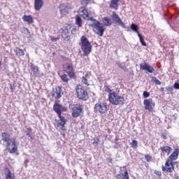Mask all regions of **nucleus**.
Returning <instances> with one entry per match:
<instances>
[{
  "mask_svg": "<svg viewBox=\"0 0 179 179\" xmlns=\"http://www.w3.org/2000/svg\"><path fill=\"white\" fill-rule=\"evenodd\" d=\"M90 20L92 22L90 27H92L94 33L97 34V36H99V37H103L104 31H106V27L104 25L93 17H90Z\"/></svg>",
  "mask_w": 179,
  "mask_h": 179,
  "instance_id": "f257e3e1",
  "label": "nucleus"
},
{
  "mask_svg": "<svg viewBox=\"0 0 179 179\" xmlns=\"http://www.w3.org/2000/svg\"><path fill=\"white\" fill-rule=\"evenodd\" d=\"M108 101L113 106H122L125 104V98L113 92L108 94Z\"/></svg>",
  "mask_w": 179,
  "mask_h": 179,
  "instance_id": "f03ea898",
  "label": "nucleus"
},
{
  "mask_svg": "<svg viewBox=\"0 0 179 179\" xmlns=\"http://www.w3.org/2000/svg\"><path fill=\"white\" fill-rule=\"evenodd\" d=\"M80 42H81V50H83V52L85 55L87 57L92 52V44L89 41V39L86 37V36H83L80 38Z\"/></svg>",
  "mask_w": 179,
  "mask_h": 179,
  "instance_id": "7ed1b4c3",
  "label": "nucleus"
},
{
  "mask_svg": "<svg viewBox=\"0 0 179 179\" xmlns=\"http://www.w3.org/2000/svg\"><path fill=\"white\" fill-rule=\"evenodd\" d=\"M175 166L176 162L166 159L165 164L162 165V171H164V173H166V174L173 176L172 174L173 173H174Z\"/></svg>",
  "mask_w": 179,
  "mask_h": 179,
  "instance_id": "20e7f679",
  "label": "nucleus"
},
{
  "mask_svg": "<svg viewBox=\"0 0 179 179\" xmlns=\"http://www.w3.org/2000/svg\"><path fill=\"white\" fill-rule=\"evenodd\" d=\"M62 67L64 72L67 73L71 79H75V78H76V74L75 73L73 64H72V63L66 62L62 65Z\"/></svg>",
  "mask_w": 179,
  "mask_h": 179,
  "instance_id": "39448f33",
  "label": "nucleus"
},
{
  "mask_svg": "<svg viewBox=\"0 0 179 179\" xmlns=\"http://www.w3.org/2000/svg\"><path fill=\"white\" fill-rule=\"evenodd\" d=\"M76 93L78 99H80V100L86 101L89 99L87 91H86V90H85V88L80 85L76 86Z\"/></svg>",
  "mask_w": 179,
  "mask_h": 179,
  "instance_id": "423d86ee",
  "label": "nucleus"
},
{
  "mask_svg": "<svg viewBox=\"0 0 179 179\" xmlns=\"http://www.w3.org/2000/svg\"><path fill=\"white\" fill-rule=\"evenodd\" d=\"M110 106L106 102L99 101L94 106V111L99 114H106L108 111Z\"/></svg>",
  "mask_w": 179,
  "mask_h": 179,
  "instance_id": "0eeeda50",
  "label": "nucleus"
},
{
  "mask_svg": "<svg viewBox=\"0 0 179 179\" xmlns=\"http://www.w3.org/2000/svg\"><path fill=\"white\" fill-rule=\"evenodd\" d=\"M6 148L9 153H17V144L16 143V139L11 138V141L6 143Z\"/></svg>",
  "mask_w": 179,
  "mask_h": 179,
  "instance_id": "6e6552de",
  "label": "nucleus"
},
{
  "mask_svg": "<svg viewBox=\"0 0 179 179\" xmlns=\"http://www.w3.org/2000/svg\"><path fill=\"white\" fill-rule=\"evenodd\" d=\"M72 111L71 115L73 118H78V117H80V115L83 113L82 105H80V103L73 105Z\"/></svg>",
  "mask_w": 179,
  "mask_h": 179,
  "instance_id": "1a4fd4ad",
  "label": "nucleus"
},
{
  "mask_svg": "<svg viewBox=\"0 0 179 179\" xmlns=\"http://www.w3.org/2000/svg\"><path fill=\"white\" fill-rule=\"evenodd\" d=\"M53 110L57 115H59L60 114H62V113L68 111V108L56 101L53 105Z\"/></svg>",
  "mask_w": 179,
  "mask_h": 179,
  "instance_id": "9d476101",
  "label": "nucleus"
},
{
  "mask_svg": "<svg viewBox=\"0 0 179 179\" xmlns=\"http://www.w3.org/2000/svg\"><path fill=\"white\" fill-rule=\"evenodd\" d=\"M145 110H148L150 113H153L155 103L152 99H147L143 101Z\"/></svg>",
  "mask_w": 179,
  "mask_h": 179,
  "instance_id": "9b49d317",
  "label": "nucleus"
},
{
  "mask_svg": "<svg viewBox=\"0 0 179 179\" xmlns=\"http://www.w3.org/2000/svg\"><path fill=\"white\" fill-rule=\"evenodd\" d=\"M112 20L116 23L117 24H119V26H121V27H123V29H125V24L123 23L122 20L118 16L117 14H116L115 12H112Z\"/></svg>",
  "mask_w": 179,
  "mask_h": 179,
  "instance_id": "f8f14e48",
  "label": "nucleus"
},
{
  "mask_svg": "<svg viewBox=\"0 0 179 179\" xmlns=\"http://www.w3.org/2000/svg\"><path fill=\"white\" fill-rule=\"evenodd\" d=\"M121 177L122 179H129V175L128 174V170L127 169V167H125V166L120 168V173L116 176V178H117V179H121Z\"/></svg>",
  "mask_w": 179,
  "mask_h": 179,
  "instance_id": "ddd939ff",
  "label": "nucleus"
},
{
  "mask_svg": "<svg viewBox=\"0 0 179 179\" xmlns=\"http://www.w3.org/2000/svg\"><path fill=\"white\" fill-rule=\"evenodd\" d=\"M140 69H141V71H146L147 72H149V73L155 72V68L147 62L140 64Z\"/></svg>",
  "mask_w": 179,
  "mask_h": 179,
  "instance_id": "4468645a",
  "label": "nucleus"
},
{
  "mask_svg": "<svg viewBox=\"0 0 179 179\" xmlns=\"http://www.w3.org/2000/svg\"><path fill=\"white\" fill-rule=\"evenodd\" d=\"M51 94L52 97H54L56 100L61 99L62 96V88L61 87H56L52 90Z\"/></svg>",
  "mask_w": 179,
  "mask_h": 179,
  "instance_id": "2eb2a0df",
  "label": "nucleus"
},
{
  "mask_svg": "<svg viewBox=\"0 0 179 179\" xmlns=\"http://www.w3.org/2000/svg\"><path fill=\"white\" fill-rule=\"evenodd\" d=\"M61 31V36L62 38H64V41H69L71 40V35H69V29L68 27H66L65 28H62L60 29Z\"/></svg>",
  "mask_w": 179,
  "mask_h": 179,
  "instance_id": "dca6fc26",
  "label": "nucleus"
},
{
  "mask_svg": "<svg viewBox=\"0 0 179 179\" xmlns=\"http://www.w3.org/2000/svg\"><path fill=\"white\" fill-rule=\"evenodd\" d=\"M78 12L81 13V17L85 20H90V17H89V11L87 10V8L86 6H82L78 9Z\"/></svg>",
  "mask_w": 179,
  "mask_h": 179,
  "instance_id": "f3484780",
  "label": "nucleus"
},
{
  "mask_svg": "<svg viewBox=\"0 0 179 179\" xmlns=\"http://www.w3.org/2000/svg\"><path fill=\"white\" fill-rule=\"evenodd\" d=\"M59 12L62 15H65V13H68L69 9H72L71 4L69 3H61L59 6Z\"/></svg>",
  "mask_w": 179,
  "mask_h": 179,
  "instance_id": "a211bd4d",
  "label": "nucleus"
},
{
  "mask_svg": "<svg viewBox=\"0 0 179 179\" xmlns=\"http://www.w3.org/2000/svg\"><path fill=\"white\" fill-rule=\"evenodd\" d=\"M179 149L176 148L171 155H169L166 159L170 160L171 162H174L178 159Z\"/></svg>",
  "mask_w": 179,
  "mask_h": 179,
  "instance_id": "6ab92c4d",
  "label": "nucleus"
},
{
  "mask_svg": "<svg viewBox=\"0 0 179 179\" xmlns=\"http://www.w3.org/2000/svg\"><path fill=\"white\" fill-rule=\"evenodd\" d=\"M159 150H161V152L162 153V155H167V156H169V155L171 153L173 148H171V147L169 145H165V146L161 147L159 148Z\"/></svg>",
  "mask_w": 179,
  "mask_h": 179,
  "instance_id": "aec40b11",
  "label": "nucleus"
},
{
  "mask_svg": "<svg viewBox=\"0 0 179 179\" xmlns=\"http://www.w3.org/2000/svg\"><path fill=\"white\" fill-rule=\"evenodd\" d=\"M120 3V0H110V2L109 3V8L110 9H114L115 10H118V7L120 5L118 4Z\"/></svg>",
  "mask_w": 179,
  "mask_h": 179,
  "instance_id": "412c9836",
  "label": "nucleus"
},
{
  "mask_svg": "<svg viewBox=\"0 0 179 179\" xmlns=\"http://www.w3.org/2000/svg\"><path fill=\"white\" fill-rule=\"evenodd\" d=\"M44 6V1L34 0V9L35 10H40Z\"/></svg>",
  "mask_w": 179,
  "mask_h": 179,
  "instance_id": "4be33fe9",
  "label": "nucleus"
},
{
  "mask_svg": "<svg viewBox=\"0 0 179 179\" xmlns=\"http://www.w3.org/2000/svg\"><path fill=\"white\" fill-rule=\"evenodd\" d=\"M1 141L6 142L7 144L12 141V138H10V135L9 134L3 132L1 133Z\"/></svg>",
  "mask_w": 179,
  "mask_h": 179,
  "instance_id": "5701e85b",
  "label": "nucleus"
},
{
  "mask_svg": "<svg viewBox=\"0 0 179 179\" xmlns=\"http://www.w3.org/2000/svg\"><path fill=\"white\" fill-rule=\"evenodd\" d=\"M22 20L23 22H27V23H29V24H32V23H34V20H33L32 15H24L22 17Z\"/></svg>",
  "mask_w": 179,
  "mask_h": 179,
  "instance_id": "b1692460",
  "label": "nucleus"
},
{
  "mask_svg": "<svg viewBox=\"0 0 179 179\" xmlns=\"http://www.w3.org/2000/svg\"><path fill=\"white\" fill-rule=\"evenodd\" d=\"M75 19H76V24L78 27H82L83 26V20H82V17H80V15H76Z\"/></svg>",
  "mask_w": 179,
  "mask_h": 179,
  "instance_id": "393cba45",
  "label": "nucleus"
},
{
  "mask_svg": "<svg viewBox=\"0 0 179 179\" xmlns=\"http://www.w3.org/2000/svg\"><path fill=\"white\" fill-rule=\"evenodd\" d=\"M102 22L104 24V26H111L113 24V22H111V19L108 17H104L102 18Z\"/></svg>",
  "mask_w": 179,
  "mask_h": 179,
  "instance_id": "a878e982",
  "label": "nucleus"
},
{
  "mask_svg": "<svg viewBox=\"0 0 179 179\" xmlns=\"http://www.w3.org/2000/svg\"><path fill=\"white\" fill-rule=\"evenodd\" d=\"M31 70L34 72V75H40V70L38 69V66L34 65V64H31Z\"/></svg>",
  "mask_w": 179,
  "mask_h": 179,
  "instance_id": "bb28decb",
  "label": "nucleus"
},
{
  "mask_svg": "<svg viewBox=\"0 0 179 179\" xmlns=\"http://www.w3.org/2000/svg\"><path fill=\"white\" fill-rule=\"evenodd\" d=\"M15 52L17 57H23V55H24V51L19 48H16Z\"/></svg>",
  "mask_w": 179,
  "mask_h": 179,
  "instance_id": "cd10ccee",
  "label": "nucleus"
},
{
  "mask_svg": "<svg viewBox=\"0 0 179 179\" xmlns=\"http://www.w3.org/2000/svg\"><path fill=\"white\" fill-rule=\"evenodd\" d=\"M131 29L133 30V31H135V33H137L138 36L140 34L139 31H138V25H136L134 23H132L131 24Z\"/></svg>",
  "mask_w": 179,
  "mask_h": 179,
  "instance_id": "c85d7f7f",
  "label": "nucleus"
},
{
  "mask_svg": "<svg viewBox=\"0 0 179 179\" xmlns=\"http://www.w3.org/2000/svg\"><path fill=\"white\" fill-rule=\"evenodd\" d=\"M31 131H33V129H31V127H28L27 129V131H25L26 136H28L29 138H30L31 139H33V136H31Z\"/></svg>",
  "mask_w": 179,
  "mask_h": 179,
  "instance_id": "c756f323",
  "label": "nucleus"
},
{
  "mask_svg": "<svg viewBox=\"0 0 179 179\" xmlns=\"http://www.w3.org/2000/svg\"><path fill=\"white\" fill-rule=\"evenodd\" d=\"M82 83L85 85V86H90V84H89V81L87 80V76L82 78Z\"/></svg>",
  "mask_w": 179,
  "mask_h": 179,
  "instance_id": "7c9ffc66",
  "label": "nucleus"
},
{
  "mask_svg": "<svg viewBox=\"0 0 179 179\" xmlns=\"http://www.w3.org/2000/svg\"><path fill=\"white\" fill-rule=\"evenodd\" d=\"M61 79L64 83H68L69 82V78H68V75L66 74H63L61 76Z\"/></svg>",
  "mask_w": 179,
  "mask_h": 179,
  "instance_id": "2f4dec72",
  "label": "nucleus"
},
{
  "mask_svg": "<svg viewBox=\"0 0 179 179\" xmlns=\"http://www.w3.org/2000/svg\"><path fill=\"white\" fill-rule=\"evenodd\" d=\"M93 141H94L92 143L93 146H94L95 148H96V146H99L100 138H99L98 137H96L93 138Z\"/></svg>",
  "mask_w": 179,
  "mask_h": 179,
  "instance_id": "473e14b6",
  "label": "nucleus"
},
{
  "mask_svg": "<svg viewBox=\"0 0 179 179\" xmlns=\"http://www.w3.org/2000/svg\"><path fill=\"white\" fill-rule=\"evenodd\" d=\"M166 90L167 92V94H173L174 88L173 87H166Z\"/></svg>",
  "mask_w": 179,
  "mask_h": 179,
  "instance_id": "72a5a7b5",
  "label": "nucleus"
},
{
  "mask_svg": "<svg viewBox=\"0 0 179 179\" xmlns=\"http://www.w3.org/2000/svg\"><path fill=\"white\" fill-rule=\"evenodd\" d=\"M138 37L140 39V43H141V44L144 46L146 47V42H145V40L143 39V36H142V35L141 34H138Z\"/></svg>",
  "mask_w": 179,
  "mask_h": 179,
  "instance_id": "f704fd0d",
  "label": "nucleus"
},
{
  "mask_svg": "<svg viewBox=\"0 0 179 179\" xmlns=\"http://www.w3.org/2000/svg\"><path fill=\"white\" fill-rule=\"evenodd\" d=\"M131 145L133 149H136V148H138V141L136 140H133L131 143Z\"/></svg>",
  "mask_w": 179,
  "mask_h": 179,
  "instance_id": "c9c22d12",
  "label": "nucleus"
},
{
  "mask_svg": "<svg viewBox=\"0 0 179 179\" xmlns=\"http://www.w3.org/2000/svg\"><path fill=\"white\" fill-rule=\"evenodd\" d=\"M57 115L60 120V122H64V124H66V119H65V117L62 116V114Z\"/></svg>",
  "mask_w": 179,
  "mask_h": 179,
  "instance_id": "e433bc0d",
  "label": "nucleus"
},
{
  "mask_svg": "<svg viewBox=\"0 0 179 179\" xmlns=\"http://www.w3.org/2000/svg\"><path fill=\"white\" fill-rule=\"evenodd\" d=\"M145 159L146 162H148V163H150V162H152V156H150L148 154L145 155Z\"/></svg>",
  "mask_w": 179,
  "mask_h": 179,
  "instance_id": "4c0bfd02",
  "label": "nucleus"
},
{
  "mask_svg": "<svg viewBox=\"0 0 179 179\" xmlns=\"http://www.w3.org/2000/svg\"><path fill=\"white\" fill-rule=\"evenodd\" d=\"M154 174H155V176H157V178H162V171H155Z\"/></svg>",
  "mask_w": 179,
  "mask_h": 179,
  "instance_id": "58836bf2",
  "label": "nucleus"
},
{
  "mask_svg": "<svg viewBox=\"0 0 179 179\" xmlns=\"http://www.w3.org/2000/svg\"><path fill=\"white\" fill-rule=\"evenodd\" d=\"M90 3V0H81V4L85 5V6H87Z\"/></svg>",
  "mask_w": 179,
  "mask_h": 179,
  "instance_id": "ea45409f",
  "label": "nucleus"
},
{
  "mask_svg": "<svg viewBox=\"0 0 179 179\" xmlns=\"http://www.w3.org/2000/svg\"><path fill=\"white\" fill-rule=\"evenodd\" d=\"M143 97H145V99L149 97V96H150V93H149L147 91H144L143 94Z\"/></svg>",
  "mask_w": 179,
  "mask_h": 179,
  "instance_id": "a19ab883",
  "label": "nucleus"
},
{
  "mask_svg": "<svg viewBox=\"0 0 179 179\" xmlns=\"http://www.w3.org/2000/svg\"><path fill=\"white\" fill-rule=\"evenodd\" d=\"M153 79L155 85H162V82H160V80L156 78V77H153Z\"/></svg>",
  "mask_w": 179,
  "mask_h": 179,
  "instance_id": "79ce46f5",
  "label": "nucleus"
},
{
  "mask_svg": "<svg viewBox=\"0 0 179 179\" xmlns=\"http://www.w3.org/2000/svg\"><path fill=\"white\" fill-rule=\"evenodd\" d=\"M66 123H64V122H57V127H64V125H66Z\"/></svg>",
  "mask_w": 179,
  "mask_h": 179,
  "instance_id": "37998d69",
  "label": "nucleus"
},
{
  "mask_svg": "<svg viewBox=\"0 0 179 179\" xmlns=\"http://www.w3.org/2000/svg\"><path fill=\"white\" fill-rule=\"evenodd\" d=\"M50 39L52 40V41H58V40H59V36L55 37L51 36Z\"/></svg>",
  "mask_w": 179,
  "mask_h": 179,
  "instance_id": "c03bdc74",
  "label": "nucleus"
},
{
  "mask_svg": "<svg viewBox=\"0 0 179 179\" xmlns=\"http://www.w3.org/2000/svg\"><path fill=\"white\" fill-rule=\"evenodd\" d=\"M105 92H107V93H109V94H111V93H113V90L108 87H106Z\"/></svg>",
  "mask_w": 179,
  "mask_h": 179,
  "instance_id": "a18cd8bd",
  "label": "nucleus"
},
{
  "mask_svg": "<svg viewBox=\"0 0 179 179\" xmlns=\"http://www.w3.org/2000/svg\"><path fill=\"white\" fill-rule=\"evenodd\" d=\"M10 89L12 93H13V92H15V90H16V87H15V85H12V84H10Z\"/></svg>",
  "mask_w": 179,
  "mask_h": 179,
  "instance_id": "49530a36",
  "label": "nucleus"
},
{
  "mask_svg": "<svg viewBox=\"0 0 179 179\" xmlns=\"http://www.w3.org/2000/svg\"><path fill=\"white\" fill-rule=\"evenodd\" d=\"M173 87H175L176 89L179 90V83H175Z\"/></svg>",
  "mask_w": 179,
  "mask_h": 179,
  "instance_id": "de8ad7c7",
  "label": "nucleus"
},
{
  "mask_svg": "<svg viewBox=\"0 0 179 179\" xmlns=\"http://www.w3.org/2000/svg\"><path fill=\"white\" fill-rule=\"evenodd\" d=\"M71 33L73 34H75V33H76V27H74L72 28Z\"/></svg>",
  "mask_w": 179,
  "mask_h": 179,
  "instance_id": "09e8293b",
  "label": "nucleus"
},
{
  "mask_svg": "<svg viewBox=\"0 0 179 179\" xmlns=\"http://www.w3.org/2000/svg\"><path fill=\"white\" fill-rule=\"evenodd\" d=\"M162 139H167V134H162Z\"/></svg>",
  "mask_w": 179,
  "mask_h": 179,
  "instance_id": "8fccbe9b",
  "label": "nucleus"
},
{
  "mask_svg": "<svg viewBox=\"0 0 179 179\" xmlns=\"http://www.w3.org/2000/svg\"><path fill=\"white\" fill-rule=\"evenodd\" d=\"M62 131H66V129H65V125L62 126Z\"/></svg>",
  "mask_w": 179,
  "mask_h": 179,
  "instance_id": "3c124183",
  "label": "nucleus"
},
{
  "mask_svg": "<svg viewBox=\"0 0 179 179\" xmlns=\"http://www.w3.org/2000/svg\"><path fill=\"white\" fill-rule=\"evenodd\" d=\"M2 66V59H0V68Z\"/></svg>",
  "mask_w": 179,
  "mask_h": 179,
  "instance_id": "603ef678",
  "label": "nucleus"
},
{
  "mask_svg": "<svg viewBox=\"0 0 179 179\" xmlns=\"http://www.w3.org/2000/svg\"><path fill=\"white\" fill-rule=\"evenodd\" d=\"M161 90L162 91L164 90V87L161 88Z\"/></svg>",
  "mask_w": 179,
  "mask_h": 179,
  "instance_id": "864d4df0",
  "label": "nucleus"
},
{
  "mask_svg": "<svg viewBox=\"0 0 179 179\" xmlns=\"http://www.w3.org/2000/svg\"><path fill=\"white\" fill-rule=\"evenodd\" d=\"M173 117H175V118H176V115H173Z\"/></svg>",
  "mask_w": 179,
  "mask_h": 179,
  "instance_id": "5fc2aeb1",
  "label": "nucleus"
},
{
  "mask_svg": "<svg viewBox=\"0 0 179 179\" xmlns=\"http://www.w3.org/2000/svg\"><path fill=\"white\" fill-rule=\"evenodd\" d=\"M0 10H1V8H0Z\"/></svg>",
  "mask_w": 179,
  "mask_h": 179,
  "instance_id": "6e6d98bb",
  "label": "nucleus"
}]
</instances>
